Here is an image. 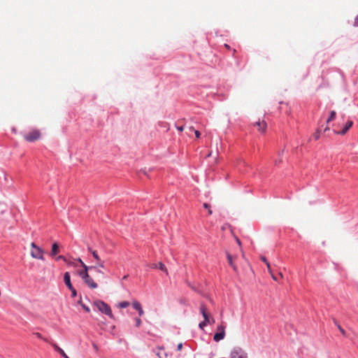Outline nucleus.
Returning a JSON list of instances; mask_svg holds the SVG:
<instances>
[{
    "instance_id": "nucleus-35",
    "label": "nucleus",
    "mask_w": 358,
    "mask_h": 358,
    "mask_svg": "<svg viewBox=\"0 0 358 358\" xmlns=\"http://www.w3.org/2000/svg\"><path fill=\"white\" fill-rule=\"evenodd\" d=\"M92 346H93L94 349L96 351H98L99 348H98V346H97V345H96V343H94L92 344Z\"/></svg>"
},
{
    "instance_id": "nucleus-5",
    "label": "nucleus",
    "mask_w": 358,
    "mask_h": 358,
    "mask_svg": "<svg viewBox=\"0 0 358 358\" xmlns=\"http://www.w3.org/2000/svg\"><path fill=\"white\" fill-rule=\"evenodd\" d=\"M231 358H248L247 353L240 347H235L230 354Z\"/></svg>"
},
{
    "instance_id": "nucleus-7",
    "label": "nucleus",
    "mask_w": 358,
    "mask_h": 358,
    "mask_svg": "<svg viewBox=\"0 0 358 358\" xmlns=\"http://www.w3.org/2000/svg\"><path fill=\"white\" fill-rule=\"evenodd\" d=\"M133 308L138 311L139 317H141L144 315V310L142 308L141 304L138 301H134L132 302Z\"/></svg>"
},
{
    "instance_id": "nucleus-10",
    "label": "nucleus",
    "mask_w": 358,
    "mask_h": 358,
    "mask_svg": "<svg viewBox=\"0 0 358 358\" xmlns=\"http://www.w3.org/2000/svg\"><path fill=\"white\" fill-rule=\"evenodd\" d=\"M55 351L59 352L64 358H69V357L64 352V351L55 343H51Z\"/></svg>"
},
{
    "instance_id": "nucleus-33",
    "label": "nucleus",
    "mask_w": 358,
    "mask_h": 358,
    "mask_svg": "<svg viewBox=\"0 0 358 358\" xmlns=\"http://www.w3.org/2000/svg\"><path fill=\"white\" fill-rule=\"evenodd\" d=\"M261 259H262V262H264L266 264L267 263H269V262L267 261V259H266V258L265 257H261Z\"/></svg>"
},
{
    "instance_id": "nucleus-13",
    "label": "nucleus",
    "mask_w": 358,
    "mask_h": 358,
    "mask_svg": "<svg viewBox=\"0 0 358 358\" xmlns=\"http://www.w3.org/2000/svg\"><path fill=\"white\" fill-rule=\"evenodd\" d=\"M152 268H159L161 271H164L166 272V273H168V271H167V269H166V267L165 266V265L162 263V262H159L157 264H153L151 266Z\"/></svg>"
},
{
    "instance_id": "nucleus-1",
    "label": "nucleus",
    "mask_w": 358,
    "mask_h": 358,
    "mask_svg": "<svg viewBox=\"0 0 358 358\" xmlns=\"http://www.w3.org/2000/svg\"><path fill=\"white\" fill-rule=\"evenodd\" d=\"M93 305L101 313L108 315L110 319L115 320V316L112 313V310L106 303L101 300H96L94 301Z\"/></svg>"
},
{
    "instance_id": "nucleus-12",
    "label": "nucleus",
    "mask_w": 358,
    "mask_h": 358,
    "mask_svg": "<svg viewBox=\"0 0 358 358\" xmlns=\"http://www.w3.org/2000/svg\"><path fill=\"white\" fill-rule=\"evenodd\" d=\"M64 283L66 284V285L67 286V287L69 289H72V284L71 282V277H70V274L69 272H66L64 275Z\"/></svg>"
},
{
    "instance_id": "nucleus-22",
    "label": "nucleus",
    "mask_w": 358,
    "mask_h": 358,
    "mask_svg": "<svg viewBox=\"0 0 358 358\" xmlns=\"http://www.w3.org/2000/svg\"><path fill=\"white\" fill-rule=\"evenodd\" d=\"M134 321H135V326H136V327H140L141 326L142 322H141V320L140 317H135L134 318Z\"/></svg>"
},
{
    "instance_id": "nucleus-47",
    "label": "nucleus",
    "mask_w": 358,
    "mask_h": 358,
    "mask_svg": "<svg viewBox=\"0 0 358 358\" xmlns=\"http://www.w3.org/2000/svg\"><path fill=\"white\" fill-rule=\"evenodd\" d=\"M127 275H124V276L123 277V279H124V280H125V279H127Z\"/></svg>"
},
{
    "instance_id": "nucleus-39",
    "label": "nucleus",
    "mask_w": 358,
    "mask_h": 358,
    "mask_svg": "<svg viewBox=\"0 0 358 358\" xmlns=\"http://www.w3.org/2000/svg\"><path fill=\"white\" fill-rule=\"evenodd\" d=\"M271 275V278L274 280H277V278L273 274V272H271V273H270Z\"/></svg>"
},
{
    "instance_id": "nucleus-36",
    "label": "nucleus",
    "mask_w": 358,
    "mask_h": 358,
    "mask_svg": "<svg viewBox=\"0 0 358 358\" xmlns=\"http://www.w3.org/2000/svg\"><path fill=\"white\" fill-rule=\"evenodd\" d=\"M35 335L37 336V338H42V335L40 334V333H36Z\"/></svg>"
},
{
    "instance_id": "nucleus-9",
    "label": "nucleus",
    "mask_w": 358,
    "mask_h": 358,
    "mask_svg": "<svg viewBox=\"0 0 358 358\" xmlns=\"http://www.w3.org/2000/svg\"><path fill=\"white\" fill-rule=\"evenodd\" d=\"M254 125L257 127L258 130L260 132L262 133H264L266 131L267 127V124L264 120H259L258 122H255Z\"/></svg>"
},
{
    "instance_id": "nucleus-15",
    "label": "nucleus",
    "mask_w": 358,
    "mask_h": 358,
    "mask_svg": "<svg viewBox=\"0 0 358 358\" xmlns=\"http://www.w3.org/2000/svg\"><path fill=\"white\" fill-rule=\"evenodd\" d=\"M227 259H228V262H229V265L233 268V269L235 271H237V268H236V265L233 262V257H232V256L229 253H227Z\"/></svg>"
},
{
    "instance_id": "nucleus-31",
    "label": "nucleus",
    "mask_w": 358,
    "mask_h": 358,
    "mask_svg": "<svg viewBox=\"0 0 358 358\" xmlns=\"http://www.w3.org/2000/svg\"><path fill=\"white\" fill-rule=\"evenodd\" d=\"M66 262L68 265H69V266H77V264H76L75 262H71V261H70V260H68V259H67V262Z\"/></svg>"
},
{
    "instance_id": "nucleus-17",
    "label": "nucleus",
    "mask_w": 358,
    "mask_h": 358,
    "mask_svg": "<svg viewBox=\"0 0 358 358\" xmlns=\"http://www.w3.org/2000/svg\"><path fill=\"white\" fill-rule=\"evenodd\" d=\"M336 112L334 110H331L330 113V115L327 120V122L329 123L331 121L334 120L336 117Z\"/></svg>"
},
{
    "instance_id": "nucleus-25",
    "label": "nucleus",
    "mask_w": 358,
    "mask_h": 358,
    "mask_svg": "<svg viewBox=\"0 0 358 358\" xmlns=\"http://www.w3.org/2000/svg\"><path fill=\"white\" fill-rule=\"evenodd\" d=\"M191 131H194L196 138H199L201 136L200 132L198 130H195L192 127L189 129Z\"/></svg>"
},
{
    "instance_id": "nucleus-42",
    "label": "nucleus",
    "mask_w": 358,
    "mask_h": 358,
    "mask_svg": "<svg viewBox=\"0 0 358 358\" xmlns=\"http://www.w3.org/2000/svg\"><path fill=\"white\" fill-rule=\"evenodd\" d=\"M215 322V320L213 317H210V324Z\"/></svg>"
},
{
    "instance_id": "nucleus-14",
    "label": "nucleus",
    "mask_w": 358,
    "mask_h": 358,
    "mask_svg": "<svg viewBox=\"0 0 358 358\" xmlns=\"http://www.w3.org/2000/svg\"><path fill=\"white\" fill-rule=\"evenodd\" d=\"M59 252V250L58 244L57 243H54L52 245L50 256L55 257Z\"/></svg>"
},
{
    "instance_id": "nucleus-21",
    "label": "nucleus",
    "mask_w": 358,
    "mask_h": 358,
    "mask_svg": "<svg viewBox=\"0 0 358 358\" xmlns=\"http://www.w3.org/2000/svg\"><path fill=\"white\" fill-rule=\"evenodd\" d=\"M129 306V303L128 301H122V302H120V303L118 304V306H119V308H127V306Z\"/></svg>"
},
{
    "instance_id": "nucleus-29",
    "label": "nucleus",
    "mask_w": 358,
    "mask_h": 358,
    "mask_svg": "<svg viewBox=\"0 0 358 358\" xmlns=\"http://www.w3.org/2000/svg\"><path fill=\"white\" fill-rule=\"evenodd\" d=\"M59 259L63 260L64 262H67V259L64 256H62V255H59L56 257V260H59Z\"/></svg>"
},
{
    "instance_id": "nucleus-34",
    "label": "nucleus",
    "mask_w": 358,
    "mask_h": 358,
    "mask_svg": "<svg viewBox=\"0 0 358 358\" xmlns=\"http://www.w3.org/2000/svg\"><path fill=\"white\" fill-rule=\"evenodd\" d=\"M182 343H179L178 345V346H177V350L180 351V350H182Z\"/></svg>"
},
{
    "instance_id": "nucleus-43",
    "label": "nucleus",
    "mask_w": 358,
    "mask_h": 358,
    "mask_svg": "<svg viewBox=\"0 0 358 358\" xmlns=\"http://www.w3.org/2000/svg\"><path fill=\"white\" fill-rule=\"evenodd\" d=\"M224 47L227 48L228 50H230V46L227 44H224Z\"/></svg>"
},
{
    "instance_id": "nucleus-19",
    "label": "nucleus",
    "mask_w": 358,
    "mask_h": 358,
    "mask_svg": "<svg viewBox=\"0 0 358 358\" xmlns=\"http://www.w3.org/2000/svg\"><path fill=\"white\" fill-rule=\"evenodd\" d=\"M78 303L81 306V307L87 312V313H90V309L88 306H87L85 304H84L82 301V300L80 299L79 301H78Z\"/></svg>"
},
{
    "instance_id": "nucleus-26",
    "label": "nucleus",
    "mask_w": 358,
    "mask_h": 358,
    "mask_svg": "<svg viewBox=\"0 0 358 358\" xmlns=\"http://www.w3.org/2000/svg\"><path fill=\"white\" fill-rule=\"evenodd\" d=\"M208 324H209L208 323L206 322L205 321H203L199 323V327L203 329L206 326H207Z\"/></svg>"
},
{
    "instance_id": "nucleus-46",
    "label": "nucleus",
    "mask_w": 358,
    "mask_h": 358,
    "mask_svg": "<svg viewBox=\"0 0 358 358\" xmlns=\"http://www.w3.org/2000/svg\"><path fill=\"white\" fill-rule=\"evenodd\" d=\"M279 275H280V277L281 278H283V275L282 274V273H279Z\"/></svg>"
},
{
    "instance_id": "nucleus-41",
    "label": "nucleus",
    "mask_w": 358,
    "mask_h": 358,
    "mask_svg": "<svg viewBox=\"0 0 358 358\" xmlns=\"http://www.w3.org/2000/svg\"><path fill=\"white\" fill-rule=\"evenodd\" d=\"M178 130H179L180 131H183V127H177Z\"/></svg>"
},
{
    "instance_id": "nucleus-49",
    "label": "nucleus",
    "mask_w": 358,
    "mask_h": 358,
    "mask_svg": "<svg viewBox=\"0 0 358 358\" xmlns=\"http://www.w3.org/2000/svg\"><path fill=\"white\" fill-rule=\"evenodd\" d=\"M328 129H329V128H328V127H327V128H325L324 131H327V130H328Z\"/></svg>"
},
{
    "instance_id": "nucleus-3",
    "label": "nucleus",
    "mask_w": 358,
    "mask_h": 358,
    "mask_svg": "<svg viewBox=\"0 0 358 358\" xmlns=\"http://www.w3.org/2000/svg\"><path fill=\"white\" fill-rule=\"evenodd\" d=\"M40 137H41V132L38 129H34L24 136V140L28 142L35 141L39 139Z\"/></svg>"
},
{
    "instance_id": "nucleus-4",
    "label": "nucleus",
    "mask_w": 358,
    "mask_h": 358,
    "mask_svg": "<svg viewBox=\"0 0 358 358\" xmlns=\"http://www.w3.org/2000/svg\"><path fill=\"white\" fill-rule=\"evenodd\" d=\"M225 326L221 324L217 327V332L214 334L213 340L219 342L225 337Z\"/></svg>"
},
{
    "instance_id": "nucleus-23",
    "label": "nucleus",
    "mask_w": 358,
    "mask_h": 358,
    "mask_svg": "<svg viewBox=\"0 0 358 358\" xmlns=\"http://www.w3.org/2000/svg\"><path fill=\"white\" fill-rule=\"evenodd\" d=\"M97 263L95 266L101 267V268H105V262L104 261L100 259V261H96Z\"/></svg>"
},
{
    "instance_id": "nucleus-40",
    "label": "nucleus",
    "mask_w": 358,
    "mask_h": 358,
    "mask_svg": "<svg viewBox=\"0 0 358 358\" xmlns=\"http://www.w3.org/2000/svg\"><path fill=\"white\" fill-rule=\"evenodd\" d=\"M206 210H208L209 215L212 214V210H210V208H206Z\"/></svg>"
},
{
    "instance_id": "nucleus-18",
    "label": "nucleus",
    "mask_w": 358,
    "mask_h": 358,
    "mask_svg": "<svg viewBox=\"0 0 358 358\" xmlns=\"http://www.w3.org/2000/svg\"><path fill=\"white\" fill-rule=\"evenodd\" d=\"M79 275L82 278V279L84 280L89 276L88 272H86V271H81L78 273Z\"/></svg>"
},
{
    "instance_id": "nucleus-27",
    "label": "nucleus",
    "mask_w": 358,
    "mask_h": 358,
    "mask_svg": "<svg viewBox=\"0 0 358 358\" xmlns=\"http://www.w3.org/2000/svg\"><path fill=\"white\" fill-rule=\"evenodd\" d=\"M70 290L71 292V296L76 297L77 295V292H76V289L73 287H72V289H70Z\"/></svg>"
},
{
    "instance_id": "nucleus-24",
    "label": "nucleus",
    "mask_w": 358,
    "mask_h": 358,
    "mask_svg": "<svg viewBox=\"0 0 358 358\" xmlns=\"http://www.w3.org/2000/svg\"><path fill=\"white\" fill-rule=\"evenodd\" d=\"M82 266L83 268V271H86V272H88L90 270H92V268H94L92 267V266H87L84 262H82Z\"/></svg>"
},
{
    "instance_id": "nucleus-2",
    "label": "nucleus",
    "mask_w": 358,
    "mask_h": 358,
    "mask_svg": "<svg viewBox=\"0 0 358 358\" xmlns=\"http://www.w3.org/2000/svg\"><path fill=\"white\" fill-rule=\"evenodd\" d=\"M31 256L34 259L43 260V255L45 253L44 250L40 247L37 246L34 243H31Z\"/></svg>"
},
{
    "instance_id": "nucleus-30",
    "label": "nucleus",
    "mask_w": 358,
    "mask_h": 358,
    "mask_svg": "<svg viewBox=\"0 0 358 358\" xmlns=\"http://www.w3.org/2000/svg\"><path fill=\"white\" fill-rule=\"evenodd\" d=\"M337 327H338V330L341 331V333L343 336H345V331L339 324H337Z\"/></svg>"
},
{
    "instance_id": "nucleus-20",
    "label": "nucleus",
    "mask_w": 358,
    "mask_h": 358,
    "mask_svg": "<svg viewBox=\"0 0 358 358\" xmlns=\"http://www.w3.org/2000/svg\"><path fill=\"white\" fill-rule=\"evenodd\" d=\"M92 267H95V268H93L92 270L95 271V272H96L97 273H99L101 274L102 276L104 275V273L101 270V267H99V266H92Z\"/></svg>"
},
{
    "instance_id": "nucleus-48",
    "label": "nucleus",
    "mask_w": 358,
    "mask_h": 358,
    "mask_svg": "<svg viewBox=\"0 0 358 358\" xmlns=\"http://www.w3.org/2000/svg\"><path fill=\"white\" fill-rule=\"evenodd\" d=\"M210 156H211V152H209V154L208 155V157H210Z\"/></svg>"
},
{
    "instance_id": "nucleus-11",
    "label": "nucleus",
    "mask_w": 358,
    "mask_h": 358,
    "mask_svg": "<svg viewBox=\"0 0 358 358\" xmlns=\"http://www.w3.org/2000/svg\"><path fill=\"white\" fill-rule=\"evenodd\" d=\"M86 285H87L91 289L97 288V284L94 281V280L89 275L88 278L84 280Z\"/></svg>"
},
{
    "instance_id": "nucleus-6",
    "label": "nucleus",
    "mask_w": 358,
    "mask_h": 358,
    "mask_svg": "<svg viewBox=\"0 0 358 358\" xmlns=\"http://www.w3.org/2000/svg\"><path fill=\"white\" fill-rule=\"evenodd\" d=\"M200 313L203 317V321L210 324V317L207 312V308L204 303H201L200 305Z\"/></svg>"
},
{
    "instance_id": "nucleus-45",
    "label": "nucleus",
    "mask_w": 358,
    "mask_h": 358,
    "mask_svg": "<svg viewBox=\"0 0 358 358\" xmlns=\"http://www.w3.org/2000/svg\"><path fill=\"white\" fill-rule=\"evenodd\" d=\"M78 262L81 265H82V262H83L80 258H78Z\"/></svg>"
},
{
    "instance_id": "nucleus-28",
    "label": "nucleus",
    "mask_w": 358,
    "mask_h": 358,
    "mask_svg": "<svg viewBox=\"0 0 358 358\" xmlns=\"http://www.w3.org/2000/svg\"><path fill=\"white\" fill-rule=\"evenodd\" d=\"M313 137L315 140H318L320 138V130H317L314 134Z\"/></svg>"
},
{
    "instance_id": "nucleus-44",
    "label": "nucleus",
    "mask_w": 358,
    "mask_h": 358,
    "mask_svg": "<svg viewBox=\"0 0 358 358\" xmlns=\"http://www.w3.org/2000/svg\"><path fill=\"white\" fill-rule=\"evenodd\" d=\"M236 241H237V243H238L239 245H241V241H240V240H239L238 238H236Z\"/></svg>"
},
{
    "instance_id": "nucleus-38",
    "label": "nucleus",
    "mask_w": 358,
    "mask_h": 358,
    "mask_svg": "<svg viewBox=\"0 0 358 358\" xmlns=\"http://www.w3.org/2000/svg\"><path fill=\"white\" fill-rule=\"evenodd\" d=\"M203 208H210V205H208V203H203Z\"/></svg>"
},
{
    "instance_id": "nucleus-37",
    "label": "nucleus",
    "mask_w": 358,
    "mask_h": 358,
    "mask_svg": "<svg viewBox=\"0 0 358 358\" xmlns=\"http://www.w3.org/2000/svg\"><path fill=\"white\" fill-rule=\"evenodd\" d=\"M355 25H356V26L358 25V15L356 17V18L355 20Z\"/></svg>"
},
{
    "instance_id": "nucleus-16",
    "label": "nucleus",
    "mask_w": 358,
    "mask_h": 358,
    "mask_svg": "<svg viewBox=\"0 0 358 358\" xmlns=\"http://www.w3.org/2000/svg\"><path fill=\"white\" fill-rule=\"evenodd\" d=\"M88 251H90L92 255H93V257L96 260V261H100V257L98 255V253L96 250H92V248L89 247L88 248Z\"/></svg>"
},
{
    "instance_id": "nucleus-32",
    "label": "nucleus",
    "mask_w": 358,
    "mask_h": 358,
    "mask_svg": "<svg viewBox=\"0 0 358 358\" xmlns=\"http://www.w3.org/2000/svg\"><path fill=\"white\" fill-rule=\"evenodd\" d=\"M266 266H267V268H268V272H269L270 273H271L272 270H271V268L270 264H269V263H267V264H266Z\"/></svg>"
},
{
    "instance_id": "nucleus-8",
    "label": "nucleus",
    "mask_w": 358,
    "mask_h": 358,
    "mask_svg": "<svg viewBox=\"0 0 358 358\" xmlns=\"http://www.w3.org/2000/svg\"><path fill=\"white\" fill-rule=\"evenodd\" d=\"M352 125L353 122L351 120H348L345 123L343 129L341 131H337L336 134L338 135H345L348 131V130L352 127Z\"/></svg>"
}]
</instances>
